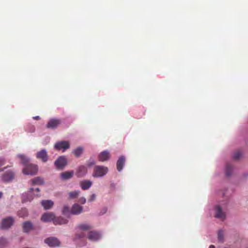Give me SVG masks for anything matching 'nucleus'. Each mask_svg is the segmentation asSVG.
<instances>
[{
	"mask_svg": "<svg viewBox=\"0 0 248 248\" xmlns=\"http://www.w3.org/2000/svg\"><path fill=\"white\" fill-rule=\"evenodd\" d=\"M83 207L78 204H74L71 209V213L74 215H78L82 211Z\"/></svg>",
	"mask_w": 248,
	"mask_h": 248,
	"instance_id": "nucleus-17",
	"label": "nucleus"
},
{
	"mask_svg": "<svg viewBox=\"0 0 248 248\" xmlns=\"http://www.w3.org/2000/svg\"><path fill=\"white\" fill-rule=\"evenodd\" d=\"M232 170L233 167L232 165L230 163L227 164L225 169L226 175L228 177L230 176L232 173Z\"/></svg>",
	"mask_w": 248,
	"mask_h": 248,
	"instance_id": "nucleus-26",
	"label": "nucleus"
},
{
	"mask_svg": "<svg viewBox=\"0 0 248 248\" xmlns=\"http://www.w3.org/2000/svg\"><path fill=\"white\" fill-rule=\"evenodd\" d=\"M79 184L82 189L87 190L92 186L93 183L90 180H85L80 182Z\"/></svg>",
	"mask_w": 248,
	"mask_h": 248,
	"instance_id": "nucleus-18",
	"label": "nucleus"
},
{
	"mask_svg": "<svg viewBox=\"0 0 248 248\" xmlns=\"http://www.w3.org/2000/svg\"><path fill=\"white\" fill-rule=\"evenodd\" d=\"M32 184L36 185H42L44 183V180L40 177H36L31 180Z\"/></svg>",
	"mask_w": 248,
	"mask_h": 248,
	"instance_id": "nucleus-25",
	"label": "nucleus"
},
{
	"mask_svg": "<svg viewBox=\"0 0 248 248\" xmlns=\"http://www.w3.org/2000/svg\"><path fill=\"white\" fill-rule=\"evenodd\" d=\"M86 200L84 197H81L79 199V202L81 204H84L86 202Z\"/></svg>",
	"mask_w": 248,
	"mask_h": 248,
	"instance_id": "nucleus-36",
	"label": "nucleus"
},
{
	"mask_svg": "<svg viewBox=\"0 0 248 248\" xmlns=\"http://www.w3.org/2000/svg\"><path fill=\"white\" fill-rule=\"evenodd\" d=\"M217 238L219 241L223 242L224 233L222 230H219L217 233Z\"/></svg>",
	"mask_w": 248,
	"mask_h": 248,
	"instance_id": "nucleus-30",
	"label": "nucleus"
},
{
	"mask_svg": "<svg viewBox=\"0 0 248 248\" xmlns=\"http://www.w3.org/2000/svg\"><path fill=\"white\" fill-rule=\"evenodd\" d=\"M45 242L50 247L59 246L60 242L55 237H49L45 240Z\"/></svg>",
	"mask_w": 248,
	"mask_h": 248,
	"instance_id": "nucleus-8",
	"label": "nucleus"
},
{
	"mask_svg": "<svg viewBox=\"0 0 248 248\" xmlns=\"http://www.w3.org/2000/svg\"><path fill=\"white\" fill-rule=\"evenodd\" d=\"M2 192H0V199L2 197Z\"/></svg>",
	"mask_w": 248,
	"mask_h": 248,
	"instance_id": "nucleus-42",
	"label": "nucleus"
},
{
	"mask_svg": "<svg viewBox=\"0 0 248 248\" xmlns=\"http://www.w3.org/2000/svg\"><path fill=\"white\" fill-rule=\"evenodd\" d=\"M55 216L53 213L48 212L44 213L42 217L41 220L44 222H50L54 220Z\"/></svg>",
	"mask_w": 248,
	"mask_h": 248,
	"instance_id": "nucleus-10",
	"label": "nucleus"
},
{
	"mask_svg": "<svg viewBox=\"0 0 248 248\" xmlns=\"http://www.w3.org/2000/svg\"><path fill=\"white\" fill-rule=\"evenodd\" d=\"M242 155V153L240 151H237L234 153L233 155V158L235 160H237L240 158Z\"/></svg>",
	"mask_w": 248,
	"mask_h": 248,
	"instance_id": "nucleus-31",
	"label": "nucleus"
},
{
	"mask_svg": "<svg viewBox=\"0 0 248 248\" xmlns=\"http://www.w3.org/2000/svg\"><path fill=\"white\" fill-rule=\"evenodd\" d=\"M125 160V157L124 156H120L117 162V169L119 171L123 169Z\"/></svg>",
	"mask_w": 248,
	"mask_h": 248,
	"instance_id": "nucleus-21",
	"label": "nucleus"
},
{
	"mask_svg": "<svg viewBox=\"0 0 248 248\" xmlns=\"http://www.w3.org/2000/svg\"><path fill=\"white\" fill-rule=\"evenodd\" d=\"M9 167L8 166H6V167H4L3 168H0V172H1V171H3L4 170H5L6 169L8 168Z\"/></svg>",
	"mask_w": 248,
	"mask_h": 248,
	"instance_id": "nucleus-37",
	"label": "nucleus"
},
{
	"mask_svg": "<svg viewBox=\"0 0 248 248\" xmlns=\"http://www.w3.org/2000/svg\"><path fill=\"white\" fill-rule=\"evenodd\" d=\"M83 149L82 147H79L75 149L73 151V153L74 154V155L77 157H78L81 155L83 153Z\"/></svg>",
	"mask_w": 248,
	"mask_h": 248,
	"instance_id": "nucleus-27",
	"label": "nucleus"
},
{
	"mask_svg": "<svg viewBox=\"0 0 248 248\" xmlns=\"http://www.w3.org/2000/svg\"><path fill=\"white\" fill-rule=\"evenodd\" d=\"M80 193V191L78 190L71 191L69 193V199H73L76 198L78 197Z\"/></svg>",
	"mask_w": 248,
	"mask_h": 248,
	"instance_id": "nucleus-28",
	"label": "nucleus"
},
{
	"mask_svg": "<svg viewBox=\"0 0 248 248\" xmlns=\"http://www.w3.org/2000/svg\"><path fill=\"white\" fill-rule=\"evenodd\" d=\"M27 210L25 208L21 209L18 212V216L21 217H25L28 216Z\"/></svg>",
	"mask_w": 248,
	"mask_h": 248,
	"instance_id": "nucleus-29",
	"label": "nucleus"
},
{
	"mask_svg": "<svg viewBox=\"0 0 248 248\" xmlns=\"http://www.w3.org/2000/svg\"><path fill=\"white\" fill-rule=\"evenodd\" d=\"M23 230L25 232H28L33 228L32 223L30 221H25L23 223Z\"/></svg>",
	"mask_w": 248,
	"mask_h": 248,
	"instance_id": "nucleus-20",
	"label": "nucleus"
},
{
	"mask_svg": "<svg viewBox=\"0 0 248 248\" xmlns=\"http://www.w3.org/2000/svg\"><path fill=\"white\" fill-rule=\"evenodd\" d=\"M101 237V234L98 232L95 231L89 232L88 234V239L92 241H96L100 239Z\"/></svg>",
	"mask_w": 248,
	"mask_h": 248,
	"instance_id": "nucleus-9",
	"label": "nucleus"
},
{
	"mask_svg": "<svg viewBox=\"0 0 248 248\" xmlns=\"http://www.w3.org/2000/svg\"><path fill=\"white\" fill-rule=\"evenodd\" d=\"M68 221L66 219H65L62 217H55V219L53 220V223L55 225H61V224H65L67 223Z\"/></svg>",
	"mask_w": 248,
	"mask_h": 248,
	"instance_id": "nucleus-22",
	"label": "nucleus"
},
{
	"mask_svg": "<svg viewBox=\"0 0 248 248\" xmlns=\"http://www.w3.org/2000/svg\"><path fill=\"white\" fill-rule=\"evenodd\" d=\"M87 172V168L84 166H79L76 172V175L78 177H82L86 175Z\"/></svg>",
	"mask_w": 248,
	"mask_h": 248,
	"instance_id": "nucleus-15",
	"label": "nucleus"
},
{
	"mask_svg": "<svg viewBox=\"0 0 248 248\" xmlns=\"http://www.w3.org/2000/svg\"><path fill=\"white\" fill-rule=\"evenodd\" d=\"M70 144L68 141L65 140L60 141L56 142L54 145V148L57 150H62L64 152L66 150L69 149Z\"/></svg>",
	"mask_w": 248,
	"mask_h": 248,
	"instance_id": "nucleus-5",
	"label": "nucleus"
},
{
	"mask_svg": "<svg viewBox=\"0 0 248 248\" xmlns=\"http://www.w3.org/2000/svg\"><path fill=\"white\" fill-rule=\"evenodd\" d=\"M17 157L20 159L21 163L25 166L29 164L30 159L24 155L19 154L17 155Z\"/></svg>",
	"mask_w": 248,
	"mask_h": 248,
	"instance_id": "nucleus-23",
	"label": "nucleus"
},
{
	"mask_svg": "<svg viewBox=\"0 0 248 248\" xmlns=\"http://www.w3.org/2000/svg\"><path fill=\"white\" fill-rule=\"evenodd\" d=\"M209 248H215V247L214 245H211L210 246Z\"/></svg>",
	"mask_w": 248,
	"mask_h": 248,
	"instance_id": "nucleus-41",
	"label": "nucleus"
},
{
	"mask_svg": "<svg viewBox=\"0 0 248 248\" xmlns=\"http://www.w3.org/2000/svg\"><path fill=\"white\" fill-rule=\"evenodd\" d=\"M41 205L45 210H48L53 206L54 202L51 200H43L41 202Z\"/></svg>",
	"mask_w": 248,
	"mask_h": 248,
	"instance_id": "nucleus-19",
	"label": "nucleus"
},
{
	"mask_svg": "<svg viewBox=\"0 0 248 248\" xmlns=\"http://www.w3.org/2000/svg\"><path fill=\"white\" fill-rule=\"evenodd\" d=\"M95 164V162L94 161H93L90 163L88 164V166L91 167L92 165H94Z\"/></svg>",
	"mask_w": 248,
	"mask_h": 248,
	"instance_id": "nucleus-38",
	"label": "nucleus"
},
{
	"mask_svg": "<svg viewBox=\"0 0 248 248\" xmlns=\"http://www.w3.org/2000/svg\"><path fill=\"white\" fill-rule=\"evenodd\" d=\"M34 120H38L40 119V117L37 116H35V117H34L33 118Z\"/></svg>",
	"mask_w": 248,
	"mask_h": 248,
	"instance_id": "nucleus-39",
	"label": "nucleus"
},
{
	"mask_svg": "<svg viewBox=\"0 0 248 248\" xmlns=\"http://www.w3.org/2000/svg\"><path fill=\"white\" fill-rule=\"evenodd\" d=\"M103 212L102 213V214L105 213L107 212V208H105L103 209Z\"/></svg>",
	"mask_w": 248,
	"mask_h": 248,
	"instance_id": "nucleus-40",
	"label": "nucleus"
},
{
	"mask_svg": "<svg viewBox=\"0 0 248 248\" xmlns=\"http://www.w3.org/2000/svg\"><path fill=\"white\" fill-rule=\"evenodd\" d=\"M69 208L68 206L65 205L63 207V208L62 210V214L63 215H66L69 212Z\"/></svg>",
	"mask_w": 248,
	"mask_h": 248,
	"instance_id": "nucleus-33",
	"label": "nucleus"
},
{
	"mask_svg": "<svg viewBox=\"0 0 248 248\" xmlns=\"http://www.w3.org/2000/svg\"><path fill=\"white\" fill-rule=\"evenodd\" d=\"M14 223V219L12 217H8L3 219L1 223V228L2 229H7L10 228Z\"/></svg>",
	"mask_w": 248,
	"mask_h": 248,
	"instance_id": "nucleus-11",
	"label": "nucleus"
},
{
	"mask_svg": "<svg viewBox=\"0 0 248 248\" xmlns=\"http://www.w3.org/2000/svg\"><path fill=\"white\" fill-rule=\"evenodd\" d=\"M37 166L33 164H29L25 166L22 170L23 173L26 175H35L37 173Z\"/></svg>",
	"mask_w": 248,
	"mask_h": 248,
	"instance_id": "nucleus-4",
	"label": "nucleus"
},
{
	"mask_svg": "<svg viewBox=\"0 0 248 248\" xmlns=\"http://www.w3.org/2000/svg\"><path fill=\"white\" fill-rule=\"evenodd\" d=\"M93 228V226L88 224H80L78 226V231L76 237L78 238L85 237L86 236L85 232L89 231Z\"/></svg>",
	"mask_w": 248,
	"mask_h": 248,
	"instance_id": "nucleus-2",
	"label": "nucleus"
},
{
	"mask_svg": "<svg viewBox=\"0 0 248 248\" xmlns=\"http://www.w3.org/2000/svg\"><path fill=\"white\" fill-rule=\"evenodd\" d=\"M110 158L109 153L107 151H104L100 153L98 156L99 161L104 162L109 159Z\"/></svg>",
	"mask_w": 248,
	"mask_h": 248,
	"instance_id": "nucleus-16",
	"label": "nucleus"
},
{
	"mask_svg": "<svg viewBox=\"0 0 248 248\" xmlns=\"http://www.w3.org/2000/svg\"><path fill=\"white\" fill-rule=\"evenodd\" d=\"M108 171L107 167L102 166H96L93 173V177H100L104 176Z\"/></svg>",
	"mask_w": 248,
	"mask_h": 248,
	"instance_id": "nucleus-3",
	"label": "nucleus"
},
{
	"mask_svg": "<svg viewBox=\"0 0 248 248\" xmlns=\"http://www.w3.org/2000/svg\"><path fill=\"white\" fill-rule=\"evenodd\" d=\"M34 191L39 192L40 189L39 188H36L34 190L33 188H31L27 192L25 193L22 195V202H31L35 197H39L40 196L39 194H35L34 193Z\"/></svg>",
	"mask_w": 248,
	"mask_h": 248,
	"instance_id": "nucleus-1",
	"label": "nucleus"
},
{
	"mask_svg": "<svg viewBox=\"0 0 248 248\" xmlns=\"http://www.w3.org/2000/svg\"><path fill=\"white\" fill-rule=\"evenodd\" d=\"M36 157L41 159L43 162H46L48 160V155L46 151L43 149L36 154Z\"/></svg>",
	"mask_w": 248,
	"mask_h": 248,
	"instance_id": "nucleus-12",
	"label": "nucleus"
},
{
	"mask_svg": "<svg viewBox=\"0 0 248 248\" xmlns=\"http://www.w3.org/2000/svg\"><path fill=\"white\" fill-rule=\"evenodd\" d=\"M14 177V172L12 171H7L2 176V180L4 182H9Z\"/></svg>",
	"mask_w": 248,
	"mask_h": 248,
	"instance_id": "nucleus-14",
	"label": "nucleus"
},
{
	"mask_svg": "<svg viewBox=\"0 0 248 248\" xmlns=\"http://www.w3.org/2000/svg\"><path fill=\"white\" fill-rule=\"evenodd\" d=\"M215 217L219 218L221 220H224L226 218L225 214L223 212L221 207L219 205H217L215 207Z\"/></svg>",
	"mask_w": 248,
	"mask_h": 248,
	"instance_id": "nucleus-13",
	"label": "nucleus"
},
{
	"mask_svg": "<svg viewBox=\"0 0 248 248\" xmlns=\"http://www.w3.org/2000/svg\"><path fill=\"white\" fill-rule=\"evenodd\" d=\"M95 198H96L95 194H93L91 195L90 198L89 199L88 201H89V202H93V201L95 200Z\"/></svg>",
	"mask_w": 248,
	"mask_h": 248,
	"instance_id": "nucleus-35",
	"label": "nucleus"
},
{
	"mask_svg": "<svg viewBox=\"0 0 248 248\" xmlns=\"http://www.w3.org/2000/svg\"><path fill=\"white\" fill-rule=\"evenodd\" d=\"M67 164V159L64 156H60L54 162L58 169H62Z\"/></svg>",
	"mask_w": 248,
	"mask_h": 248,
	"instance_id": "nucleus-6",
	"label": "nucleus"
},
{
	"mask_svg": "<svg viewBox=\"0 0 248 248\" xmlns=\"http://www.w3.org/2000/svg\"><path fill=\"white\" fill-rule=\"evenodd\" d=\"M73 171H65L61 174V176L62 179L67 180L73 176Z\"/></svg>",
	"mask_w": 248,
	"mask_h": 248,
	"instance_id": "nucleus-24",
	"label": "nucleus"
},
{
	"mask_svg": "<svg viewBox=\"0 0 248 248\" xmlns=\"http://www.w3.org/2000/svg\"><path fill=\"white\" fill-rule=\"evenodd\" d=\"M7 244V242L4 238H0V248H2L6 246Z\"/></svg>",
	"mask_w": 248,
	"mask_h": 248,
	"instance_id": "nucleus-32",
	"label": "nucleus"
},
{
	"mask_svg": "<svg viewBox=\"0 0 248 248\" xmlns=\"http://www.w3.org/2000/svg\"><path fill=\"white\" fill-rule=\"evenodd\" d=\"M6 162V159L3 157H0V167L5 164Z\"/></svg>",
	"mask_w": 248,
	"mask_h": 248,
	"instance_id": "nucleus-34",
	"label": "nucleus"
},
{
	"mask_svg": "<svg viewBox=\"0 0 248 248\" xmlns=\"http://www.w3.org/2000/svg\"><path fill=\"white\" fill-rule=\"evenodd\" d=\"M62 123V121L59 119H51L49 120L46 125L47 128L55 129Z\"/></svg>",
	"mask_w": 248,
	"mask_h": 248,
	"instance_id": "nucleus-7",
	"label": "nucleus"
}]
</instances>
